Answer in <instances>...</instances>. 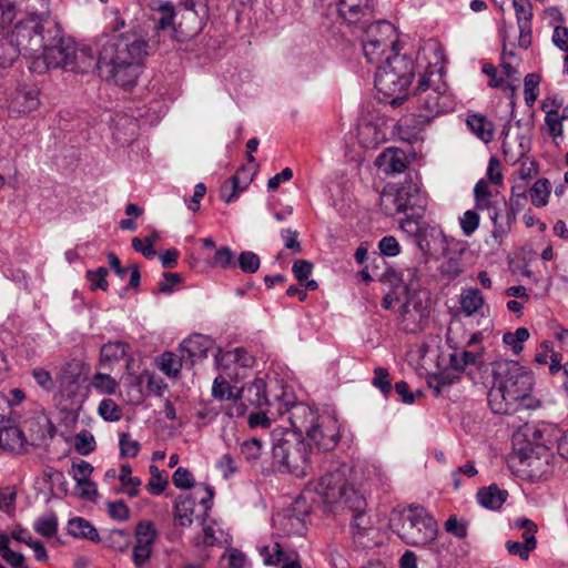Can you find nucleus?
<instances>
[{
  "label": "nucleus",
  "instance_id": "nucleus-7",
  "mask_svg": "<svg viewBox=\"0 0 568 568\" xmlns=\"http://www.w3.org/2000/svg\"><path fill=\"white\" fill-rule=\"evenodd\" d=\"M398 537L413 547L432 544L437 537V523L423 507H409L398 519H392Z\"/></svg>",
  "mask_w": 568,
  "mask_h": 568
},
{
  "label": "nucleus",
  "instance_id": "nucleus-49",
  "mask_svg": "<svg viewBox=\"0 0 568 568\" xmlns=\"http://www.w3.org/2000/svg\"><path fill=\"white\" fill-rule=\"evenodd\" d=\"M97 447L95 439L88 430L80 432L74 437V449L83 456L91 454Z\"/></svg>",
  "mask_w": 568,
  "mask_h": 568
},
{
  "label": "nucleus",
  "instance_id": "nucleus-15",
  "mask_svg": "<svg viewBox=\"0 0 568 568\" xmlns=\"http://www.w3.org/2000/svg\"><path fill=\"white\" fill-rule=\"evenodd\" d=\"M519 28L518 45L527 49L531 44L532 6L529 0H513Z\"/></svg>",
  "mask_w": 568,
  "mask_h": 568
},
{
  "label": "nucleus",
  "instance_id": "nucleus-45",
  "mask_svg": "<svg viewBox=\"0 0 568 568\" xmlns=\"http://www.w3.org/2000/svg\"><path fill=\"white\" fill-rule=\"evenodd\" d=\"M99 415L106 422H118L122 417L121 407L111 398H104L98 407Z\"/></svg>",
  "mask_w": 568,
  "mask_h": 568
},
{
  "label": "nucleus",
  "instance_id": "nucleus-51",
  "mask_svg": "<svg viewBox=\"0 0 568 568\" xmlns=\"http://www.w3.org/2000/svg\"><path fill=\"white\" fill-rule=\"evenodd\" d=\"M91 385L103 394H114L116 389V382L109 375L103 373H95L91 379Z\"/></svg>",
  "mask_w": 568,
  "mask_h": 568
},
{
  "label": "nucleus",
  "instance_id": "nucleus-5",
  "mask_svg": "<svg viewBox=\"0 0 568 568\" xmlns=\"http://www.w3.org/2000/svg\"><path fill=\"white\" fill-rule=\"evenodd\" d=\"M315 491L322 498L325 508L335 514L364 506V496L348 483L345 468H336L323 475L316 484Z\"/></svg>",
  "mask_w": 568,
  "mask_h": 568
},
{
  "label": "nucleus",
  "instance_id": "nucleus-25",
  "mask_svg": "<svg viewBox=\"0 0 568 568\" xmlns=\"http://www.w3.org/2000/svg\"><path fill=\"white\" fill-rule=\"evenodd\" d=\"M446 237L439 230L432 229L418 235V246L426 255L444 254L446 251Z\"/></svg>",
  "mask_w": 568,
  "mask_h": 568
},
{
  "label": "nucleus",
  "instance_id": "nucleus-30",
  "mask_svg": "<svg viewBox=\"0 0 568 568\" xmlns=\"http://www.w3.org/2000/svg\"><path fill=\"white\" fill-rule=\"evenodd\" d=\"M507 498V491L499 489L496 485L480 488L477 493L478 503L488 509L496 510L501 507Z\"/></svg>",
  "mask_w": 568,
  "mask_h": 568
},
{
  "label": "nucleus",
  "instance_id": "nucleus-34",
  "mask_svg": "<svg viewBox=\"0 0 568 568\" xmlns=\"http://www.w3.org/2000/svg\"><path fill=\"white\" fill-rule=\"evenodd\" d=\"M69 532L77 538L99 541L98 530L88 520L77 517L69 521Z\"/></svg>",
  "mask_w": 568,
  "mask_h": 568
},
{
  "label": "nucleus",
  "instance_id": "nucleus-36",
  "mask_svg": "<svg viewBox=\"0 0 568 568\" xmlns=\"http://www.w3.org/2000/svg\"><path fill=\"white\" fill-rule=\"evenodd\" d=\"M103 541L113 550L125 551L131 544V536L124 529H112L106 534Z\"/></svg>",
  "mask_w": 568,
  "mask_h": 568
},
{
  "label": "nucleus",
  "instance_id": "nucleus-53",
  "mask_svg": "<svg viewBox=\"0 0 568 568\" xmlns=\"http://www.w3.org/2000/svg\"><path fill=\"white\" fill-rule=\"evenodd\" d=\"M108 273L109 271L103 266L97 268L95 271H88L85 276L90 282V288L92 291L98 288L106 291L109 287V283L106 281Z\"/></svg>",
  "mask_w": 568,
  "mask_h": 568
},
{
  "label": "nucleus",
  "instance_id": "nucleus-20",
  "mask_svg": "<svg viewBox=\"0 0 568 568\" xmlns=\"http://www.w3.org/2000/svg\"><path fill=\"white\" fill-rule=\"evenodd\" d=\"M266 384L262 378H255L252 383L243 386L239 393L250 408L261 409L263 406H270L268 398L265 394Z\"/></svg>",
  "mask_w": 568,
  "mask_h": 568
},
{
  "label": "nucleus",
  "instance_id": "nucleus-19",
  "mask_svg": "<svg viewBox=\"0 0 568 568\" xmlns=\"http://www.w3.org/2000/svg\"><path fill=\"white\" fill-rule=\"evenodd\" d=\"M375 163L377 168L386 174L402 173L407 168L405 152L394 148L386 149L382 152Z\"/></svg>",
  "mask_w": 568,
  "mask_h": 568
},
{
  "label": "nucleus",
  "instance_id": "nucleus-46",
  "mask_svg": "<svg viewBox=\"0 0 568 568\" xmlns=\"http://www.w3.org/2000/svg\"><path fill=\"white\" fill-rule=\"evenodd\" d=\"M540 77L537 73H528L524 80V97L528 106H532L538 98Z\"/></svg>",
  "mask_w": 568,
  "mask_h": 568
},
{
  "label": "nucleus",
  "instance_id": "nucleus-14",
  "mask_svg": "<svg viewBox=\"0 0 568 568\" xmlns=\"http://www.w3.org/2000/svg\"><path fill=\"white\" fill-rule=\"evenodd\" d=\"M285 414H287V419L294 428V433L301 436L303 433L306 434L314 423L321 418L316 410L304 403L293 404L286 408Z\"/></svg>",
  "mask_w": 568,
  "mask_h": 568
},
{
  "label": "nucleus",
  "instance_id": "nucleus-13",
  "mask_svg": "<svg viewBox=\"0 0 568 568\" xmlns=\"http://www.w3.org/2000/svg\"><path fill=\"white\" fill-rule=\"evenodd\" d=\"M75 44L68 40H61L58 44L45 48L43 60L48 68H63L70 70L74 62Z\"/></svg>",
  "mask_w": 568,
  "mask_h": 568
},
{
  "label": "nucleus",
  "instance_id": "nucleus-43",
  "mask_svg": "<svg viewBox=\"0 0 568 568\" xmlns=\"http://www.w3.org/2000/svg\"><path fill=\"white\" fill-rule=\"evenodd\" d=\"M529 335L530 334L527 328L519 327L514 333H505L503 341L513 349L514 354L518 355L523 351L524 343L529 338Z\"/></svg>",
  "mask_w": 568,
  "mask_h": 568
},
{
  "label": "nucleus",
  "instance_id": "nucleus-64",
  "mask_svg": "<svg viewBox=\"0 0 568 568\" xmlns=\"http://www.w3.org/2000/svg\"><path fill=\"white\" fill-rule=\"evenodd\" d=\"M373 385L387 395L392 390L389 373L384 367H377L374 371Z\"/></svg>",
  "mask_w": 568,
  "mask_h": 568
},
{
  "label": "nucleus",
  "instance_id": "nucleus-59",
  "mask_svg": "<svg viewBox=\"0 0 568 568\" xmlns=\"http://www.w3.org/2000/svg\"><path fill=\"white\" fill-rule=\"evenodd\" d=\"M399 281L406 293L415 292L419 285L418 271L416 267H407L400 272Z\"/></svg>",
  "mask_w": 568,
  "mask_h": 568
},
{
  "label": "nucleus",
  "instance_id": "nucleus-33",
  "mask_svg": "<svg viewBox=\"0 0 568 568\" xmlns=\"http://www.w3.org/2000/svg\"><path fill=\"white\" fill-rule=\"evenodd\" d=\"M128 345L122 342L106 343L100 351V365H112L120 362L126 354Z\"/></svg>",
  "mask_w": 568,
  "mask_h": 568
},
{
  "label": "nucleus",
  "instance_id": "nucleus-22",
  "mask_svg": "<svg viewBox=\"0 0 568 568\" xmlns=\"http://www.w3.org/2000/svg\"><path fill=\"white\" fill-rule=\"evenodd\" d=\"M8 420L0 423V446L16 454L24 450L27 439L17 426L7 425Z\"/></svg>",
  "mask_w": 568,
  "mask_h": 568
},
{
  "label": "nucleus",
  "instance_id": "nucleus-21",
  "mask_svg": "<svg viewBox=\"0 0 568 568\" xmlns=\"http://www.w3.org/2000/svg\"><path fill=\"white\" fill-rule=\"evenodd\" d=\"M201 491L197 489L193 495L179 496L174 501L173 516L180 526H191L194 518L195 505L197 495Z\"/></svg>",
  "mask_w": 568,
  "mask_h": 568
},
{
  "label": "nucleus",
  "instance_id": "nucleus-29",
  "mask_svg": "<svg viewBox=\"0 0 568 568\" xmlns=\"http://www.w3.org/2000/svg\"><path fill=\"white\" fill-rule=\"evenodd\" d=\"M485 300L478 288L468 287L463 290L459 304L463 313L466 316H471L478 313L484 306Z\"/></svg>",
  "mask_w": 568,
  "mask_h": 568
},
{
  "label": "nucleus",
  "instance_id": "nucleus-35",
  "mask_svg": "<svg viewBox=\"0 0 568 568\" xmlns=\"http://www.w3.org/2000/svg\"><path fill=\"white\" fill-rule=\"evenodd\" d=\"M541 110L546 113L545 122L549 134L554 138L561 136L562 120L568 118V115H566L567 109H565L562 114L559 115L555 109H550L549 102H542Z\"/></svg>",
  "mask_w": 568,
  "mask_h": 568
},
{
  "label": "nucleus",
  "instance_id": "nucleus-41",
  "mask_svg": "<svg viewBox=\"0 0 568 568\" xmlns=\"http://www.w3.org/2000/svg\"><path fill=\"white\" fill-rule=\"evenodd\" d=\"M131 474V466L129 464H124L121 466L119 479L123 486L125 494H128L130 497H135L140 491L139 487L141 486L142 481L138 477H132Z\"/></svg>",
  "mask_w": 568,
  "mask_h": 568
},
{
  "label": "nucleus",
  "instance_id": "nucleus-28",
  "mask_svg": "<svg viewBox=\"0 0 568 568\" xmlns=\"http://www.w3.org/2000/svg\"><path fill=\"white\" fill-rule=\"evenodd\" d=\"M467 126L483 142L489 143L494 139L495 126L486 116L471 114L467 118Z\"/></svg>",
  "mask_w": 568,
  "mask_h": 568
},
{
  "label": "nucleus",
  "instance_id": "nucleus-12",
  "mask_svg": "<svg viewBox=\"0 0 568 568\" xmlns=\"http://www.w3.org/2000/svg\"><path fill=\"white\" fill-rule=\"evenodd\" d=\"M521 463L526 465L530 477L541 479L552 473L554 455L544 445L531 447L521 453Z\"/></svg>",
  "mask_w": 568,
  "mask_h": 568
},
{
  "label": "nucleus",
  "instance_id": "nucleus-10",
  "mask_svg": "<svg viewBox=\"0 0 568 568\" xmlns=\"http://www.w3.org/2000/svg\"><path fill=\"white\" fill-rule=\"evenodd\" d=\"M12 43L19 49V54L36 55L43 47L42 24L37 14L19 21L8 33Z\"/></svg>",
  "mask_w": 568,
  "mask_h": 568
},
{
  "label": "nucleus",
  "instance_id": "nucleus-57",
  "mask_svg": "<svg viewBox=\"0 0 568 568\" xmlns=\"http://www.w3.org/2000/svg\"><path fill=\"white\" fill-rule=\"evenodd\" d=\"M283 529L288 534L302 535L305 530L303 518L292 513H287L282 517Z\"/></svg>",
  "mask_w": 568,
  "mask_h": 568
},
{
  "label": "nucleus",
  "instance_id": "nucleus-26",
  "mask_svg": "<svg viewBox=\"0 0 568 568\" xmlns=\"http://www.w3.org/2000/svg\"><path fill=\"white\" fill-rule=\"evenodd\" d=\"M515 221L516 211L509 204L505 207V211H500L496 217H493L491 236L497 243L500 244L510 233Z\"/></svg>",
  "mask_w": 568,
  "mask_h": 568
},
{
  "label": "nucleus",
  "instance_id": "nucleus-23",
  "mask_svg": "<svg viewBox=\"0 0 568 568\" xmlns=\"http://www.w3.org/2000/svg\"><path fill=\"white\" fill-rule=\"evenodd\" d=\"M366 499L364 498V506L358 509L347 508L346 511L353 514L352 519V534L358 542H362L363 537L369 535L375 529V524L372 517L366 513Z\"/></svg>",
  "mask_w": 568,
  "mask_h": 568
},
{
  "label": "nucleus",
  "instance_id": "nucleus-6",
  "mask_svg": "<svg viewBox=\"0 0 568 568\" xmlns=\"http://www.w3.org/2000/svg\"><path fill=\"white\" fill-rule=\"evenodd\" d=\"M375 87L384 98H390L392 104H398L400 94L409 87L414 78L413 60L400 54L387 55L376 64Z\"/></svg>",
  "mask_w": 568,
  "mask_h": 568
},
{
  "label": "nucleus",
  "instance_id": "nucleus-52",
  "mask_svg": "<svg viewBox=\"0 0 568 568\" xmlns=\"http://www.w3.org/2000/svg\"><path fill=\"white\" fill-rule=\"evenodd\" d=\"M417 316L420 317L422 315L417 311H413L408 303L402 305L399 311V318L405 331H417Z\"/></svg>",
  "mask_w": 568,
  "mask_h": 568
},
{
  "label": "nucleus",
  "instance_id": "nucleus-1",
  "mask_svg": "<svg viewBox=\"0 0 568 568\" xmlns=\"http://www.w3.org/2000/svg\"><path fill=\"white\" fill-rule=\"evenodd\" d=\"M148 54V41L140 33L130 31L110 39L102 45L97 67L106 80H112L124 89H131L136 84Z\"/></svg>",
  "mask_w": 568,
  "mask_h": 568
},
{
  "label": "nucleus",
  "instance_id": "nucleus-2",
  "mask_svg": "<svg viewBox=\"0 0 568 568\" xmlns=\"http://www.w3.org/2000/svg\"><path fill=\"white\" fill-rule=\"evenodd\" d=\"M534 377L516 361L498 362L494 366V382L488 392V404L495 414H513L531 409Z\"/></svg>",
  "mask_w": 568,
  "mask_h": 568
},
{
  "label": "nucleus",
  "instance_id": "nucleus-24",
  "mask_svg": "<svg viewBox=\"0 0 568 568\" xmlns=\"http://www.w3.org/2000/svg\"><path fill=\"white\" fill-rule=\"evenodd\" d=\"M484 351L483 346L474 349L455 347L454 352L449 355V365L455 371L462 373L467 366L478 364L484 355Z\"/></svg>",
  "mask_w": 568,
  "mask_h": 568
},
{
  "label": "nucleus",
  "instance_id": "nucleus-54",
  "mask_svg": "<svg viewBox=\"0 0 568 568\" xmlns=\"http://www.w3.org/2000/svg\"><path fill=\"white\" fill-rule=\"evenodd\" d=\"M479 214L476 210L466 211L459 219L460 229L466 236H470L479 226Z\"/></svg>",
  "mask_w": 568,
  "mask_h": 568
},
{
  "label": "nucleus",
  "instance_id": "nucleus-60",
  "mask_svg": "<svg viewBox=\"0 0 568 568\" xmlns=\"http://www.w3.org/2000/svg\"><path fill=\"white\" fill-rule=\"evenodd\" d=\"M150 469H151V478H150V480H149V483H148L146 488H148V490H149L151 494H153V495H160V494H162V493L164 491V489L166 488V486H168V480H166V479H164V478L161 476V474H160V471H159L158 467H155V466H151V467H150Z\"/></svg>",
  "mask_w": 568,
  "mask_h": 568
},
{
  "label": "nucleus",
  "instance_id": "nucleus-42",
  "mask_svg": "<svg viewBox=\"0 0 568 568\" xmlns=\"http://www.w3.org/2000/svg\"><path fill=\"white\" fill-rule=\"evenodd\" d=\"M33 528L39 535L51 538L58 531V518L54 514L43 515L36 520Z\"/></svg>",
  "mask_w": 568,
  "mask_h": 568
},
{
  "label": "nucleus",
  "instance_id": "nucleus-61",
  "mask_svg": "<svg viewBox=\"0 0 568 568\" xmlns=\"http://www.w3.org/2000/svg\"><path fill=\"white\" fill-rule=\"evenodd\" d=\"M152 547L135 544L132 550V561L136 568H142L152 557Z\"/></svg>",
  "mask_w": 568,
  "mask_h": 568
},
{
  "label": "nucleus",
  "instance_id": "nucleus-39",
  "mask_svg": "<svg viewBox=\"0 0 568 568\" xmlns=\"http://www.w3.org/2000/svg\"><path fill=\"white\" fill-rule=\"evenodd\" d=\"M260 555L265 565H277L283 562L290 554L284 552L282 546L275 541L260 547Z\"/></svg>",
  "mask_w": 568,
  "mask_h": 568
},
{
  "label": "nucleus",
  "instance_id": "nucleus-55",
  "mask_svg": "<svg viewBox=\"0 0 568 568\" xmlns=\"http://www.w3.org/2000/svg\"><path fill=\"white\" fill-rule=\"evenodd\" d=\"M213 264L221 268H234L236 266L235 255L230 247L222 246L216 250Z\"/></svg>",
  "mask_w": 568,
  "mask_h": 568
},
{
  "label": "nucleus",
  "instance_id": "nucleus-16",
  "mask_svg": "<svg viewBox=\"0 0 568 568\" xmlns=\"http://www.w3.org/2000/svg\"><path fill=\"white\" fill-rule=\"evenodd\" d=\"M337 8L348 24H356L373 12L372 0H338Z\"/></svg>",
  "mask_w": 568,
  "mask_h": 568
},
{
  "label": "nucleus",
  "instance_id": "nucleus-3",
  "mask_svg": "<svg viewBox=\"0 0 568 568\" xmlns=\"http://www.w3.org/2000/svg\"><path fill=\"white\" fill-rule=\"evenodd\" d=\"M312 448L302 436L284 430L274 439L272 447L273 465L281 473L304 477L312 470Z\"/></svg>",
  "mask_w": 568,
  "mask_h": 568
},
{
  "label": "nucleus",
  "instance_id": "nucleus-11",
  "mask_svg": "<svg viewBox=\"0 0 568 568\" xmlns=\"http://www.w3.org/2000/svg\"><path fill=\"white\" fill-rule=\"evenodd\" d=\"M306 437L318 452H332L339 443L338 420L329 415L323 414L306 433Z\"/></svg>",
  "mask_w": 568,
  "mask_h": 568
},
{
  "label": "nucleus",
  "instance_id": "nucleus-27",
  "mask_svg": "<svg viewBox=\"0 0 568 568\" xmlns=\"http://www.w3.org/2000/svg\"><path fill=\"white\" fill-rule=\"evenodd\" d=\"M460 372L454 368L444 369L428 377L427 384L433 389L435 396L443 395L448 387L460 379Z\"/></svg>",
  "mask_w": 568,
  "mask_h": 568
},
{
  "label": "nucleus",
  "instance_id": "nucleus-9",
  "mask_svg": "<svg viewBox=\"0 0 568 568\" xmlns=\"http://www.w3.org/2000/svg\"><path fill=\"white\" fill-rule=\"evenodd\" d=\"M379 202L384 213L389 216L407 211H412V215L420 216L427 203L419 187L413 182H405L397 187H385Z\"/></svg>",
  "mask_w": 568,
  "mask_h": 568
},
{
  "label": "nucleus",
  "instance_id": "nucleus-38",
  "mask_svg": "<svg viewBox=\"0 0 568 568\" xmlns=\"http://www.w3.org/2000/svg\"><path fill=\"white\" fill-rule=\"evenodd\" d=\"M549 194L550 189L547 179L537 180L529 190L531 203L537 207H542L548 203Z\"/></svg>",
  "mask_w": 568,
  "mask_h": 568
},
{
  "label": "nucleus",
  "instance_id": "nucleus-56",
  "mask_svg": "<svg viewBox=\"0 0 568 568\" xmlns=\"http://www.w3.org/2000/svg\"><path fill=\"white\" fill-rule=\"evenodd\" d=\"M182 364L180 358L173 353H164L161 356L160 368L168 376H176L181 371Z\"/></svg>",
  "mask_w": 568,
  "mask_h": 568
},
{
  "label": "nucleus",
  "instance_id": "nucleus-47",
  "mask_svg": "<svg viewBox=\"0 0 568 568\" xmlns=\"http://www.w3.org/2000/svg\"><path fill=\"white\" fill-rule=\"evenodd\" d=\"M119 447L122 458H134L139 454L141 445L129 433H121L119 435Z\"/></svg>",
  "mask_w": 568,
  "mask_h": 568
},
{
  "label": "nucleus",
  "instance_id": "nucleus-50",
  "mask_svg": "<svg viewBox=\"0 0 568 568\" xmlns=\"http://www.w3.org/2000/svg\"><path fill=\"white\" fill-rule=\"evenodd\" d=\"M237 264L243 273L253 274L258 271L261 261L254 252L244 251L239 255Z\"/></svg>",
  "mask_w": 568,
  "mask_h": 568
},
{
  "label": "nucleus",
  "instance_id": "nucleus-18",
  "mask_svg": "<svg viewBox=\"0 0 568 568\" xmlns=\"http://www.w3.org/2000/svg\"><path fill=\"white\" fill-rule=\"evenodd\" d=\"M159 12L161 13L160 19L155 24V30L158 32H168L170 39L181 42L184 41L190 34L184 33L180 30V26L176 27L174 23L175 10L174 7L170 3H164L159 7Z\"/></svg>",
  "mask_w": 568,
  "mask_h": 568
},
{
  "label": "nucleus",
  "instance_id": "nucleus-8",
  "mask_svg": "<svg viewBox=\"0 0 568 568\" xmlns=\"http://www.w3.org/2000/svg\"><path fill=\"white\" fill-rule=\"evenodd\" d=\"M397 42L396 29L388 21L369 24L362 36L364 55L372 64L384 62L387 55L398 54Z\"/></svg>",
  "mask_w": 568,
  "mask_h": 568
},
{
  "label": "nucleus",
  "instance_id": "nucleus-37",
  "mask_svg": "<svg viewBox=\"0 0 568 568\" xmlns=\"http://www.w3.org/2000/svg\"><path fill=\"white\" fill-rule=\"evenodd\" d=\"M156 538L158 531L152 521L143 520L138 523L135 527V544L153 547Z\"/></svg>",
  "mask_w": 568,
  "mask_h": 568
},
{
  "label": "nucleus",
  "instance_id": "nucleus-58",
  "mask_svg": "<svg viewBox=\"0 0 568 568\" xmlns=\"http://www.w3.org/2000/svg\"><path fill=\"white\" fill-rule=\"evenodd\" d=\"M263 444L257 438H251L248 440H244L241 444V453L247 460H256L262 455Z\"/></svg>",
  "mask_w": 568,
  "mask_h": 568
},
{
  "label": "nucleus",
  "instance_id": "nucleus-63",
  "mask_svg": "<svg viewBox=\"0 0 568 568\" xmlns=\"http://www.w3.org/2000/svg\"><path fill=\"white\" fill-rule=\"evenodd\" d=\"M93 471V467L85 460H79L72 464V477L77 484L89 481V477Z\"/></svg>",
  "mask_w": 568,
  "mask_h": 568
},
{
  "label": "nucleus",
  "instance_id": "nucleus-31",
  "mask_svg": "<svg viewBox=\"0 0 568 568\" xmlns=\"http://www.w3.org/2000/svg\"><path fill=\"white\" fill-rule=\"evenodd\" d=\"M213 342L210 337L195 334L186 338L182 347L191 358L206 357L209 349L212 347Z\"/></svg>",
  "mask_w": 568,
  "mask_h": 568
},
{
  "label": "nucleus",
  "instance_id": "nucleus-44",
  "mask_svg": "<svg viewBox=\"0 0 568 568\" xmlns=\"http://www.w3.org/2000/svg\"><path fill=\"white\" fill-rule=\"evenodd\" d=\"M74 62L71 64L70 71L87 72L90 68L97 65L94 57L88 49H78L75 47Z\"/></svg>",
  "mask_w": 568,
  "mask_h": 568
},
{
  "label": "nucleus",
  "instance_id": "nucleus-40",
  "mask_svg": "<svg viewBox=\"0 0 568 568\" xmlns=\"http://www.w3.org/2000/svg\"><path fill=\"white\" fill-rule=\"evenodd\" d=\"M19 55V49L11 39L6 36L0 37V68L10 67Z\"/></svg>",
  "mask_w": 568,
  "mask_h": 568
},
{
  "label": "nucleus",
  "instance_id": "nucleus-48",
  "mask_svg": "<svg viewBox=\"0 0 568 568\" xmlns=\"http://www.w3.org/2000/svg\"><path fill=\"white\" fill-rule=\"evenodd\" d=\"M515 526L523 529V542L526 544L531 550H534L537 546L535 537L537 532V525L529 519H518L515 521Z\"/></svg>",
  "mask_w": 568,
  "mask_h": 568
},
{
  "label": "nucleus",
  "instance_id": "nucleus-32",
  "mask_svg": "<svg viewBox=\"0 0 568 568\" xmlns=\"http://www.w3.org/2000/svg\"><path fill=\"white\" fill-rule=\"evenodd\" d=\"M13 103L18 112L30 114L40 106L39 91L36 89L20 90L17 92Z\"/></svg>",
  "mask_w": 568,
  "mask_h": 568
},
{
  "label": "nucleus",
  "instance_id": "nucleus-62",
  "mask_svg": "<svg viewBox=\"0 0 568 568\" xmlns=\"http://www.w3.org/2000/svg\"><path fill=\"white\" fill-rule=\"evenodd\" d=\"M231 399H232V402L226 407V414L230 417H236V418L242 417L250 409V406L247 405V403L240 397L239 392L236 395H233Z\"/></svg>",
  "mask_w": 568,
  "mask_h": 568
},
{
  "label": "nucleus",
  "instance_id": "nucleus-17",
  "mask_svg": "<svg viewBox=\"0 0 568 568\" xmlns=\"http://www.w3.org/2000/svg\"><path fill=\"white\" fill-rule=\"evenodd\" d=\"M253 179V172L246 168H241L229 182L221 186L220 195L226 203L235 200L242 191H244Z\"/></svg>",
  "mask_w": 568,
  "mask_h": 568
},
{
  "label": "nucleus",
  "instance_id": "nucleus-4",
  "mask_svg": "<svg viewBox=\"0 0 568 568\" xmlns=\"http://www.w3.org/2000/svg\"><path fill=\"white\" fill-rule=\"evenodd\" d=\"M433 73L423 74L418 80L416 89L417 112L402 118L398 128L403 139H410L419 133L430 121L444 110L446 99L438 89L430 88V77Z\"/></svg>",
  "mask_w": 568,
  "mask_h": 568
}]
</instances>
